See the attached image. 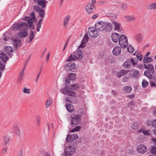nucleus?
Returning a JSON list of instances; mask_svg holds the SVG:
<instances>
[{
    "instance_id": "obj_1",
    "label": "nucleus",
    "mask_w": 156,
    "mask_h": 156,
    "mask_svg": "<svg viewBox=\"0 0 156 156\" xmlns=\"http://www.w3.org/2000/svg\"><path fill=\"white\" fill-rule=\"evenodd\" d=\"M23 20L27 21L28 25L26 22L15 23L13 25V28L18 29L20 30L25 31L28 30V27H32L33 21L31 18L27 16L24 18Z\"/></svg>"
},
{
    "instance_id": "obj_2",
    "label": "nucleus",
    "mask_w": 156,
    "mask_h": 156,
    "mask_svg": "<svg viewBox=\"0 0 156 156\" xmlns=\"http://www.w3.org/2000/svg\"><path fill=\"white\" fill-rule=\"evenodd\" d=\"M95 29L99 31L105 30L107 32L111 31L113 29L112 24L109 22L102 21L97 23L95 24Z\"/></svg>"
},
{
    "instance_id": "obj_3",
    "label": "nucleus",
    "mask_w": 156,
    "mask_h": 156,
    "mask_svg": "<svg viewBox=\"0 0 156 156\" xmlns=\"http://www.w3.org/2000/svg\"><path fill=\"white\" fill-rule=\"evenodd\" d=\"M0 55V71H2L5 68V65L2 63V61L5 63L8 59V58L3 52L1 53Z\"/></svg>"
},
{
    "instance_id": "obj_4",
    "label": "nucleus",
    "mask_w": 156,
    "mask_h": 156,
    "mask_svg": "<svg viewBox=\"0 0 156 156\" xmlns=\"http://www.w3.org/2000/svg\"><path fill=\"white\" fill-rule=\"evenodd\" d=\"M119 42L120 46L122 48H126L127 46L128 43L126 37L124 35H121Z\"/></svg>"
},
{
    "instance_id": "obj_5",
    "label": "nucleus",
    "mask_w": 156,
    "mask_h": 156,
    "mask_svg": "<svg viewBox=\"0 0 156 156\" xmlns=\"http://www.w3.org/2000/svg\"><path fill=\"white\" fill-rule=\"evenodd\" d=\"M81 116L77 115L73 116L71 119V124L73 125H78L81 122Z\"/></svg>"
},
{
    "instance_id": "obj_6",
    "label": "nucleus",
    "mask_w": 156,
    "mask_h": 156,
    "mask_svg": "<svg viewBox=\"0 0 156 156\" xmlns=\"http://www.w3.org/2000/svg\"><path fill=\"white\" fill-rule=\"evenodd\" d=\"M76 148L74 146H69L67 147L65 151V154L67 156L72 155L75 152Z\"/></svg>"
},
{
    "instance_id": "obj_7",
    "label": "nucleus",
    "mask_w": 156,
    "mask_h": 156,
    "mask_svg": "<svg viewBox=\"0 0 156 156\" xmlns=\"http://www.w3.org/2000/svg\"><path fill=\"white\" fill-rule=\"evenodd\" d=\"M60 91L62 93L64 94L67 95H73L74 94V91L72 90L69 87H68L65 86L64 87L61 89L60 90Z\"/></svg>"
},
{
    "instance_id": "obj_8",
    "label": "nucleus",
    "mask_w": 156,
    "mask_h": 156,
    "mask_svg": "<svg viewBox=\"0 0 156 156\" xmlns=\"http://www.w3.org/2000/svg\"><path fill=\"white\" fill-rule=\"evenodd\" d=\"M85 9L87 13L89 14L93 12L95 10L94 5H92L90 3H88L85 7Z\"/></svg>"
},
{
    "instance_id": "obj_9",
    "label": "nucleus",
    "mask_w": 156,
    "mask_h": 156,
    "mask_svg": "<svg viewBox=\"0 0 156 156\" xmlns=\"http://www.w3.org/2000/svg\"><path fill=\"white\" fill-rule=\"evenodd\" d=\"M34 10L38 12L40 16L42 18H43L44 16L45 11L42 8L39 7L38 5H34L33 6Z\"/></svg>"
},
{
    "instance_id": "obj_10",
    "label": "nucleus",
    "mask_w": 156,
    "mask_h": 156,
    "mask_svg": "<svg viewBox=\"0 0 156 156\" xmlns=\"http://www.w3.org/2000/svg\"><path fill=\"white\" fill-rule=\"evenodd\" d=\"M88 33L90 36L93 38H96L98 36V33L93 27L89 28L88 30Z\"/></svg>"
},
{
    "instance_id": "obj_11",
    "label": "nucleus",
    "mask_w": 156,
    "mask_h": 156,
    "mask_svg": "<svg viewBox=\"0 0 156 156\" xmlns=\"http://www.w3.org/2000/svg\"><path fill=\"white\" fill-rule=\"evenodd\" d=\"M137 150L139 153L144 154L147 151V147L144 144H139L137 146Z\"/></svg>"
},
{
    "instance_id": "obj_12",
    "label": "nucleus",
    "mask_w": 156,
    "mask_h": 156,
    "mask_svg": "<svg viewBox=\"0 0 156 156\" xmlns=\"http://www.w3.org/2000/svg\"><path fill=\"white\" fill-rule=\"evenodd\" d=\"M11 43L16 48L20 47L21 46V41L17 38H13L11 40Z\"/></svg>"
},
{
    "instance_id": "obj_13",
    "label": "nucleus",
    "mask_w": 156,
    "mask_h": 156,
    "mask_svg": "<svg viewBox=\"0 0 156 156\" xmlns=\"http://www.w3.org/2000/svg\"><path fill=\"white\" fill-rule=\"evenodd\" d=\"M5 50L6 54H4L7 57L9 56L11 57L12 55L13 49L10 46H6L5 48Z\"/></svg>"
},
{
    "instance_id": "obj_14",
    "label": "nucleus",
    "mask_w": 156,
    "mask_h": 156,
    "mask_svg": "<svg viewBox=\"0 0 156 156\" xmlns=\"http://www.w3.org/2000/svg\"><path fill=\"white\" fill-rule=\"evenodd\" d=\"M78 137V135L76 133H74L71 135H68L66 138V140L67 142H70L77 139Z\"/></svg>"
},
{
    "instance_id": "obj_15",
    "label": "nucleus",
    "mask_w": 156,
    "mask_h": 156,
    "mask_svg": "<svg viewBox=\"0 0 156 156\" xmlns=\"http://www.w3.org/2000/svg\"><path fill=\"white\" fill-rule=\"evenodd\" d=\"M74 54L76 59L81 60L83 58V51L81 50H77L74 53Z\"/></svg>"
},
{
    "instance_id": "obj_16",
    "label": "nucleus",
    "mask_w": 156,
    "mask_h": 156,
    "mask_svg": "<svg viewBox=\"0 0 156 156\" xmlns=\"http://www.w3.org/2000/svg\"><path fill=\"white\" fill-rule=\"evenodd\" d=\"M13 130L15 134L17 135H20L21 134V132L20 127L17 124H14L13 126Z\"/></svg>"
},
{
    "instance_id": "obj_17",
    "label": "nucleus",
    "mask_w": 156,
    "mask_h": 156,
    "mask_svg": "<svg viewBox=\"0 0 156 156\" xmlns=\"http://www.w3.org/2000/svg\"><path fill=\"white\" fill-rule=\"evenodd\" d=\"M35 3L40 5L42 8H45L46 5V3L48 2L45 0H34Z\"/></svg>"
},
{
    "instance_id": "obj_18",
    "label": "nucleus",
    "mask_w": 156,
    "mask_h": 156,
    "mask_svg": "<svg viewBox=\"0 0 156 156\" xmlns=\"http://www.w3.org/2000/svg\"><path fill=\"white\" fill-rule=\"evenodd\" d=\"M88 37L87 34H86L84 36L82 39L80 45L79 46V48H84L86 46V43L87 42Z\"/></svg>"
},
{
    "instance_id": "obj_19",
    "label": "nucleus",
    "mask_w": 156,
    "mask_h": 156,
    "mask_svg": "<svg viewBox=\"0 0 156 156\" xmlns=\"http://www.w3.org/2000/svg\"><path fill=\"white\" fill-rule=\"evenodd\" d=\"M121 51V48L119 46H115L114 48L112 51V53L114 55L116 56L119 55Z\"/></svg>"
},
{
    "instance_id": "obj_20",
    "label": "nucleus",
    "mask_w": 156,
    "mask_h": 156,
    "mask_svg": "<svg viewBox=\"0 0 156 156\" xmlns=\"http://www.w3.org/2000/svg\"><path fill=\"white\" fill-rule=\"evenodd\" d=\"M139 75V72L135 69H132L130 70V76L133 78L137 77Z\"/></svg>"
},
{
    "instance_id": "obj_21",
    "label": "nucleus",
    "mask_w": 156,
    "mask_h": 156,
    "mask_svg": "<svg viewBox=\"0 0 156 156\" xmlns=\"http://www.w3.org/2000/svg\"><path fill=\"white\" fill-rule=\"evenodd\" d=\"M120 37V36L118 34L116 33H113L112 35V39L115 43L117 42L118 41L119 42Z\"/></svg>"
},
{
    "instance_id": "obj_22",
    "label": "nucleus",
    "mask_w": 156,
    "mask_h": 156,
    "mask_svg": "<svg viewBox=\"0 0 156 156\" xmlns=\"http://www.w3.org/2000/svg\"><path fill=\"white\" fill-rule=\"evenodd\" d=\"M129 71L125 70H121L117 73L116 76L118 77H120L126 75Z\"/></svg>"
},
{
    "instance_id": "obj_23",
    "label": "nucleus",
    "mask_w": 156,
    "mask_h": 156,
    "mask_svg": "<svg viewBox=\"0 0 156 156\" xmlns=\"http://www.w3.org/2000/svg\"><path fill=\"white\" fill-rule=\"evenodd\" d=\"M69 96L66 98V101L69 102H72L74 101L76 99L75 92H74V94L73 95H68Z\"/></svg>"
},
{
    "instance_id": "obj_24",
    "label": "nucleus",
    "mask_w": 156,
    "mask_h": 156,
    "mask_svg": "<svg viewBox=\"0 0 156 156\" xmlns=\"http://www.w3.org/2000/svg\"><path fill=\"white\" fill-rule=\"evenodd\" d=\"M144 67L149 70L152 73H153L154 72L153 66L151 64H149L147 65L144 64Z\"/></svg>"
},
{
    "instance_id": "obj_25",
    "label": "nucleus",
    "mask_w": 156,
    "mask_h": 156,
    "mask_svg": "<svg viewBox=\"0 0 156 156\" xmlns=\"http://www.w3.org/2000/svg\"><path fill=\"white\" fill-rule=\"evenodd\" d=\"M141 131H142L143 134L144 135L146 136H151L152 133L151 131L149 129L142 130V129H140V130H138L137 133H139Z\"/></svg>"
},
{
    "instance_id": "obj_26",
    "label": "nucleus",
    "mask_w": 156,
    "mask_h": 156,
    "mask_svg": "<svg viewBox=\"0 0 156 156\" xmlns=\"http://www.w3.org/2000/svg\"><path fill=\"white\" fill-rule=\"evenodd\" d=\"M67 66L69 67V68L71 71L73 72L76 69V66L75 64L73 62L72 63H67L66 64Z\"/></svg>"
},
{
    "instance_id": "obj_27",
    "label": "nucleus",
    "mask_w": 156,
    "mask_h": 156,
    "mask_svg": "<svg viewBox=\"0 0 156 156\" xmlns=\"http://www.w3.org/2000/svg\"><path fill=\"white\" fill-rule=\"evenodd\" d=\"M67 110L70 112H73L74 111V107L71 104H67L66 106Z\"/></svg>"
},
{
    "instance_id": "obj_28",
    "label": "nucleus",
    "mask_w": 156,
    "mask_h": 156,
    "mask_svg": "<svg viewBox=\"0 0 156 156\" xmlns=\"http://www.w3.org/2000/svg\"><path fill=\"white\" fill-rule=\"evenodd\" d=\"M125 19L128 21H132L135 20V18L133 16L127 15L124 17Z\"/></svg>"
},
{
    "instance_id": "obj_29",
    "label": "nucleus",
    "mask_w": 156,
    "mask_h": 156,
    "mask_svg": "<svg viewBox=\"0 0 156 156\" xmlns=\"http://www.w3.org/2000/svg\"><path fill=\"white\" fill-rule=\"evenodd\" d=\"M135 38L137 41L139 42L142 41L143 37L141 34L138 33L135 35Z\"/></svg>"
},
{
    "instance_id": "obj_30",
    "label": "nucleus",
    "mask_w": 156,
    "mask_h": 156,
    "mask_svg": "<svg viewBox=\"0 0 156 156\" xmlns=\"http://www.w3.org/2000/svg\"><path fill=\"white\" fill-rule=\"evenodd\" d=\"M28 34L27 31H20L18 33V36L19 37H26Z\"/></svg>"
},
{
    "instance_id": "obj_31",
    "label": "nucleus",
    "mask_w": 156,
    "mask_h": 156,
    "mask_svg": "<svg viewBox=\"0 0 156 156\" xmlns=\"http://www.w3.org/2000/svg\"><path fill=\"white\" fill-rule=\"evenodd\" d=\"M131 65V61L129 60L126 61L123 64V66L126 69H128L130 68Z\"/></svg>"
},
{
    "instance_id": "obj_32",
    "label": "nucleus",
    "mask_w": 156,
    "mask_h": 156,
    "mask_svg": "<svg viewBox=\"0 0 156 156\" xmlns=\"http://www.w3.org/2000/svg\"><path fill=\"white\" fill-rule=\"evenodd\" d=\"M35 36V34H34V31H31L30 32V33L28 36L29 39V41L28 42L29 43L31 42L32 41Z\"/></svg>"
},
{
    "instance_id": "obj_33",
    "label": "nucleus",
    "mask_w": 156,
    "mask_h": 156,
    "mask_svg": "<svg viewBox=\"0 0 156 156\" xmlns=\"http://www.w3.org/2000/svg\"><path fill=\"white\" fill-rule=\"evenodd\" d=\"M25 68L24 67L23 69H22L20 72L19 78L18 79V82H20L22 80L23 76H24V71Z\"/></svg>"
},
{
    "instance_id": "obj_34",
    "label": "nucleus",
    "mask_w": 156,
    "mask_h": 156,
    "mask_svg": "<svg viewBox=\"0 0 156 156\" xmlns=\"http://www.w3.org/2000/svg\"><path fill=\"white\" fill-rule=\"evenodd\" d=\"M10 140V138L7 136H5L4 137L3 144L4 146H6L9 144Z\"/></svg>"
},
{
    "instance_id": "obj_35",
    "label": "nucleus",
    "mask_w": 156,
    "mask_h": 156,
    "mask_svg": "<svg viewBox=\"0 0 156 156\" xmlns=\"http://www.w3.org/2000/svg\"><path fill=\"white\" fill-rule=\"evenodd\" d=\"M143 61L144 63H147L152 62L153 59L151 57H145Z\"/></svg>"
},
{
    "instance_id": "obj_36",
    "label": "nucleus",
    "mask_w": 156,
    "mask_h": 156,
    "mask_svg": "<svg viewBox=\"0 0 156 156\" xmlns=\"http://www.w3.org/2000/svg\"><path fill=\"white\" fill-rule=\"evenodd\" d=\"M76 75L73 73H70L68 76L69 80H75L76 78Z\"/></svg>"
},
{
    "instance_id": "obj_37",
    "label": "nucleus",
    "mask_w": 156,
    "mask_h": 156,
    "mask_svg": "<svg viewBox=\"0 0 156 156\" xmlns=\"http://www.w3.org/2000/svg\"><path fill=\"white\" fill-rule=\"evenodd\" d=\"M144 75L147 77L149 79H151L152 78V75L148 70L145 71L144 73Z\"/></svg>"
},
{
    "instance_id": "obj_38",
    "label": "nucleus",
    "mask_w": 156,
    "mask_h": 156,
    "mask_svg": "<svg viewBox=\"0 0 156 156\" xmlns=\"http://www.w3.org/2000/svg\"><path fill=\"white\" fill-rule=\"evenodd\" d=\"M70 20V18L69 16H67L65 18L64 20V25L65 26L68 24V23Z\"/></svg>"
},
{
    "instance_id": "obj_39",
    "label": "nucleus",
    "mask_w": 156,
    "mask_h": 156,
    "mask_svg": "<svg viewBox=\"0 0 156 156\" xmlns=\"http://www.w3.org/2000/svg\"><path fill=\"white\" fill-rule=\"evenodd\" d=\"M124 91L127 93H129L131 91L132 88L129 86H126L124 87Z\"/></svg>"
},
{
    "instance_id": "obj_40",
    "label": "nucleus",
    "mask_w": 156,
    "mask_h": 156,
    "mask_svg": "<svg viewBox=\"0 0 156 156\" xmlns=\"http://www.w3.org/2000/svg\"><path fill=\"white\" fill-rule=\"evenodd\" d=\"M70 89L71 88L74 90H77L79 88V85L78 84H74L70 86Z\"/></svg>"
},
{
    "instance_id": "obj_41",
    "label": "nucleus",
    "mask_w": 156,
    "mask_h": 156,
    "mask_svg": "<svg viewBox=\"0 0 156 156\" xmlns=\"http://www.w3.org/2000/svg\"><path fill=\"white\" fill-rule=\"evenodd\" d=\"M113 24L114 26V29L115 30H118L120 29V24L118 23L113 21Z\"/></svg>"
},
{
    "instance_id": "obj_42",
    "label": "nucleus",
    "mask_w": 156,
    "mask_h": 156,
    "mask_svg": "<svg viewBox=\"0 0 156 156\" xmlns=\"http://www.w3.org/2000/svg\"><path fill=\"white\" fill-rule=\"evenodd\" d=\"M76 60V58L74 55V54L73 55H70L66 60V62L72 61H74Z\"/></svg>"
},
{
    "instance_id": "obj_43",
    "label": "nucleus",
    "mask_w": 156,
    "mask_h": 156,
    "mask_svg": "<svg viewBox=\"0 0 156 156\" xmlns=\"http://www.w3.org/2000/svg\"><path fill=\"white\" fill-rule=\"evenodd\" d=\"M43 21V20L42 19H40L38 22V23L37 25V31L38 32H39L40 31V29L41 27V25L42 24V21Z\"/></svg>"
},
{
    "instance_id": "obj_44",
    "label": "nucleus",
    "mask_w": 156,
    "mask_h": 156,
    "mask_svg": "<svg viewBox=\"0 0 156 156\" xmlns=\"http://www.w3.org/2000/svg\"><path fill=\"white\" fill-rule=\"evenodd\" d=\"M148 7L149 9H156V2L150 4L148 6Z\"/></svg>"
},
{
    "instance_id": "obj_45",
    "label": "nucleus",
    "mask_w": 156,
    "mask_h": 156,
    "mask_svg": "<svg viewBox=\"0 0 156 156\" xmlns=\"http://www.w3.org/2000/svg\"><path fill=\"white\" fill-rule=\"evenodd\" d=\"M129 61H131V63H132L133 66L137 64L138 62L137 58H131Z\"/></svg>"
},
{
    "instance_id": "obj_46",
    "label": "nucleus",
    "mask_w": 156,
    "mask_h": 156,
    "mask_svg": "<svg viewBox=\"0 0 156 156\" xmlns=\"http://www.w3.org/2000/svg\"><path fill=\"white\" fill-rule=\"evenodd\" d=\"M127 50L129 52L132 53L134 51V49L132 46L129 45L127 46Z\"/></svg>"
},
{
    "instance_id": "obj_47",
    "label": "nucleus",
    "mask_w": 156,
    "mask_h": 156,
    "mask_svg": "<svg viewBox=\"0 0 156 156\" xmlns=\"http://www.w3.org/2000/svg\"><path fill=\"white\" fill-rule=\"evenodd\" d=\"M36 119L37 123V126L38 127L40 126V122L41 120V117L40 116L37 115L36 117Z\"/></svg>"
},
{
    "instance_id": "obj_48",
    "label": "nucleus",
    "mask_w": 156,
    "mask_h": 156,
    "mask_svg": "<svg viewBox=\"0 0 156 156\" xmlns=\"http://www.w3.org/2000/svg\"><path fill=\"white\" fill-rule=\"evenodd\" d=\"M23 92L24 93L30 94V90L26 87H24L23 89Z\"/></svg>"
},
{
    "instance_id": "obj_49",
    "label": "nucleus",
    "mask_w": 156,
    "mask_h": 156,
    "mask_svg": "<svg viewBox=\"0 0 156 156\" xmlns=\"http://www.w3.org/2000/svg\"><path fill=\"white\" fill-rule=\"evenodd\" d=\"M81 129V126H77L75 127L71 131V132H74L77 131H79Z\"/></svg>"
},
{
    "instance_id": "obj_50",
    "label": "nucleus",
    "mask_w": 156,
    "mask_h": 156,
    "mask_svg": "<svg viewBox=\"0 0 156 156\" xmlns=\"http://www.w3.org/2000/svg\"><path fill=\"white\" fill-rule=\"evenodd\" d=\"M136 56L137 58L139 60L141 61L142 60L143 56L140 52H138L137 53L136 55Z\"/></svg>"
},
{
    "instance_id": "obj_51",
    "label": "nucleus",
    "mask_w": 156,
    "mask_h": 156,
    "mask_svg": "<svg viewBox=\"0 0 156 156\" xmlns=\"http://www.w3.org/2000/svg\"><path fill=\"white\" fill-rule=\"evenodd\" d=\"M148 82L145 80H143L142 82V86L143 87H146L148 85Z\"/></svg>"
},
{
    "instance_id": "obj_52",
    "label": "nucleus",
    "mask_w": 156,
    "mask_h": 156,
    "mask_svg": "<svg viewBox=\"0 0 156 156\" xmlns=\"http://www.w3.org/2000/svg\"><path fill=\"white\" fill-rule=\"evenodd\" d=\"M151 151L152 154L155 155L156 156V146L153 147L151 150Z\"/></svg>"
},
{
    "instance_id": "obj_53",
    "label": "nucleus",
    "mask_w": 156,
    "mask_h": 156,
    "mask_svg": "<svg viewBox=\"0 0 156 156\" xmlns=\"http://www.w3.org/2000/svg\"><path fill=\"white\" fill-rule=\"evenodd\" d=\"M122 9L123 10H126L127 8V3H122L121 5Z\"/></svg>"
},
{
    "instance_id": "obj_54",
    "label": "nucleus",
    "mask_w": 156,
    "mask_h": 156,
    "mask_svg": "<svg viewBox=\"0 0 156 156\" xmlns=\"http://www.w3.org/2000/svg\"><path fill=\"white\" fill-rule=\"evenodd\" d=\"M51 101L50 99H48L47 100L45 103V106L47 108L51 104Z\"/></svg>"
},
{
    "instance_id": "obj_55",
    "label": "nucleus",
    "mask_w": 156,
    "mask_h": 156,
    "mask_svg": "<svg viewBox=\"0 0 156 156\" xmlns=\"http://www.w3.org/2000/svg\"><path fill=\"white\" fill-rule=\"evenodd\" d=\"M30 16L31 17H33V18H31L32 19V21L33 22V21L34 22L35 21V20H36V18L35 16L34 12H32L31 13Z\"/></svg>"
},
{
    "instance_id": "obj_56",
    "label": "nucleus",
    "mask_w": 156,
    "mask_h": 156,
    "mask_svg": "<svg viewBox=\"0 0 156 156\" xmlns=\"http://www.w3.org/2000/svg\"><path fill=\"white\" fill-rule=\"evenodd\" d=\"M151 125L154 127H156V119H154L152 121Z\"/></svg>"
},
{
    "instance_id": "obj_57",
    "label": "nucleus",
    "mask_w": 156,
    "mask_h": 156,
    "mask_svg": "<svg viewBox=\"0 0 156 156\" xmlns=\"http://www.w3.org/2000/svg\"><path fill=\"white\" fill-rule=\"evenodd\" d=\"M7 147H3L2 148V153L4 154L7 151Z\"/></svg>"
},
{
    "instance_id": "obj_58",
    "label": "nucleus",
    "mask_w": 156,
    "mask_h": 156,
    "mask_svg": "<svg viewBox=\"0 0 156 156\" xmlns=\"http://www.w3.org/2000/svg\"><path fill=\"white\" fill-rule=\"evenodd\" d=\"M150 83L152 87H156V84L154 82L151 81L150 82Z\"/></svg>"
},
{
    "instance_id": "obj_59",
    "label": "nucleus",
    "mask_w": 156,
    "mask_h": 156,
    "mask_svg": "<svg viewBox=\"0 0 156 156\" xmlns=\"http://www.w3.org/2000/svg\"><path fill=\"white\" fill-rule=\"evenodd\" d=\"M65 84L66 85H69L70 83V81H69V80L66 79L65 80Z\"/></svg>"
},
{
    "instance_id": "obj_60",
    "label": "nucleus",
    "mask_w": 156,
    "mask_h": 156,
    "mask_svg": "<svg viewBox=\"0 0 156 156\" xmlns=\"http://www.w3.org/2000/svg\"><path fill=\"white\" fill-rule=\"evenodd\" d=\"M50 56V53L48 52L46 58V60L47 62H48L49 59V57Z\"/></svg>"
},
{
    "instance_id": "obj_61",
    "label": "nucleus",
    "mask_w": 156,
    "mask_h": 156,
    "mask_svg": "<svg viewBox=\"0 0 156 156\" xmlns=\"http://www.w3.org/2000/svg\"><path fill=\"white\" fill-rule=\"evenodd\" d=\"M68 40L67 41V42H66V43L65 44L64 47L63 49V51H64L65 49L66 48V47L68 44Z\"/></svg>"
},
{
    "instance_id": "obj_62",
    "label": "nucleus",
    "mask_w": 156,
    "mask_h": 156,
    "mask_svg": "<svg viewBox=\"0 0 156 156\" xmlns=\"http://www.w3.org/2000/svg\"><path fill=\"white\" fill-rule=\"evenodd\" d=\"M99 16L98 14H96V15H94L92 16V18L93 19H95L97 17Z\"/></svg>"
},
{
    "instance_id": "obj_63",
    "label": "nucleus",
    "mask_w": 156,
    "mask_h": 156,
    "mask_svg": "<svg viewBox=\"0 0 156 156\" xmlns=\"http://www.w3.org/2000/svg\"><path fill=\"white\" fill-rule=\"evenodd\" d=\"M151 140H152L154 144L156 145V138H152Z\"/></svg>"
},
{
    "instance_id": "obj_64",
    "label": "nucleus",
    "mask_w": 156,
    "mask_h": 156,
    "mask_svg": "<svg viewBox=\"0 0 156 156\" xmlns=\"http://www.w3.org/2000/svg\"><path fill=\"white\" fill-rule=\"evenodd\" d=\"M128 77H126L122 79V81L124 82H126V81H127L128 80Z\"/></svg>"
}]
</instances>
